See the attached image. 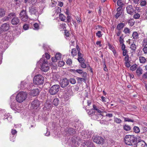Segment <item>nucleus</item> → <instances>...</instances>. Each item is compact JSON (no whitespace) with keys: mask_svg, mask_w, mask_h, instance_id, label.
Returning a JSON list of instances; mask_svg holds the SVG:
<instances>
[{"mask_svg":"<svg viewBox=\"0 0 147 147\" xmlns=\"http://www.w3.org/2000/svg\"><path fill=\"white\" fill-rule=\"evenodd\" d=\"M124 142L127 145L133 146L137 144V138L134 135H126L124 138Z\"/></svg>","mask_w":147,"mask_h":147,"instance_id":"1","label":"nucleus"},{"mask_svg":"<svg viewBox=\"0 0 147 147\" xmlns=\"http://www.w3.org/2000/svg\"><path fill=\"white\" fill-rule=\"evenodd\" d=\"M37 63L40 64L41 69L44 71H48L49 68L47 59H44V58L41 59Z\"/></svg>","mask_w":147,"mask_h":147,"instance_id":"2","label":"nucleus"},{"mask_svg":"<svg viewBox=\"0 0 147 147\" xmlns=\"http://www.w3.org/2000/svg\"><path fill=\"white\" fill-rule=\"evenodd\" d=\"M44 80L43 77L41 75L38 74L34 77L33 79V82L35 84L40 85L43 84Z\"/></svg>","mask_w":147,"mask_h":147,"instance_id":"3","label":"nucleus"},{"mask_svg":"<svg viewBox=\"0 0 147 147\" xmlns=\"http://www.w3.org/2000/svg\"><path fill=\"white\" fill-rule=\"evenodd\" d=\"M27 96V94L26 92H20L16 97V100L17 102L21 103L25 100Z\"/></svg>","mask_w":147,"mask_h":147,"instance_id":"4","label":"nucleus"},{"mask_svg":"<svg viewBox=\"0 0 147 147\" xmlns=\"http://www.w3.org/2000/svg\"><path fill=\"white\" fill-rule=\"evenodd\" d=\"M60 88L59 85L55 84L53 85L49 88V92L51 95H54L58 92Z\"/></svg>","mask_w":147,"mask_h":147,"instance_id":"5","label":"nucleus"},{"mask_svg":"<svg viewBox=\"0 0 147 147\" xmlns=\"http://www.w3.org/2000/svg\"><path fill=\"white\" fill-rule=\"evenodd\" d=\"M20 16L22 21L26 22L28 21V17L26 13V11L24 10H22L21 12Z\"/></svg>","mask_w":147,"mask_h":147,"instance_id":"6","label":"nucleus"},{"mask_svg":"<svg viewBox=\"0 0 147 147\" xmlns=\"http://www.w3.org/2000/svg\"><path fill=\"white\" fill-rule=\"evenodd\" d=\"M92 139L93 142L98 144L103 143L104 140L103 138L102 137L97 136H93Z\"/></svg>","mask_w":147,"mask_h":147,"instance_id":"7","label":"nucleus"},{"mask_svg":"<svg viewBox=\"0 0 147 147\" xmlns=\"http://www.w3.org/2000/svg\"><path fill=\"white\" fill-rule=\"evenodd\" d=\"M69 84V81L66 78H64L60 80V84L61 86L64 88L67 86Z\"/></svg>","mask_w":147,"mask_h":147,"instance_id":"8","label":"nucleus"},{"mask_svg":"<svg viewBox=\"0 0 147 147\" xmlns=\"http://www.w3.org/2000/svg\"><path fill=\"white\" fill-rule=\"evenodd\" d=\"M31 107L33 109H37L40 105V102L37 99L35 100L31 103Z\"/></svg>","mask_w":147,"mask_h":147,"instance_id":"9","label":"nucleus"},{"mask_svg":"<svg viewBox=\"0 0 147 147\" xmlns=\"http://www.w3.org/2000/svg\"><path fill=\"white\" fill-rule=\"evenodd\" d=\"M126 11L128 14L132 15L133 14L134 10L132 5H128L126 7Z\"/></svg>","mask_w":147,"mask_h":147,"instance_id":"10","label":"nucleus"},{"mask_svg":"<svg viewBox=\"0 0 147 147\" xmlns=\"http://www.w3.org/2000/svg\"><path fill=\"white\" fill-rule=\"evenodd\" d=\"M38 9L35 7L31 6L29 8V12L31 14L35 15L38 13Z\"/></svg>","mask_w":147,"mask_h":147,"instance_id":"11","label":"nucleus"},{"mask_svg":"<svg viewBox=\"0 0 147 147\" xmlns=\"http://www.w3.org/2000/svg\"><path fill=\"white\" fill-rule=\"evenodd\" d=\"M9 24L7 23H5L1 25L0 29L2 31L5 32L9 30Z\"/></svg>","mask_w":147,"mask_h":147,"instance_id":"12","label":"nucleus"},{"mask_svg":"<svg viewBox=\"0 0 147 147\" xmlns=\"http://www.w3.org/2000/svg\"><path fill=\"white\" fill-rule=\"evenodd\" d=\"M91 103V101L90 100L83 101V108H85L86 110L87 109H89V107L90 106Z\"/></svg>","mask_w":147,"mask_h":147,"instance_id":"13","label":"nucleus"},{"mask_svg":"<svg viewBox=\"0 0 147 147\" xmlns=\"http://www.w3.org/2000/svg\"><path fill=\"white\" fill-rule=\"evenodd\" d=\"M11 105L10 106L11 109H15L16 106V101L13 96H11L10 97Z\"/></svg>","mask_w":147,"mask_h":147,"instance_id":"14","label":"nucleus"},{"mask_svg":"<svg viewBox=\"0 0 147 147\" xmlns=\"http://www.w3.org/2000/svg\"><path fill=\"white\" fill-rule=\"evenodd\" d=\"M20 19L17 17H14L11 20V23L12 24L16 25L20 24Z\"/></svg>","mask_w":147,"mask_h":147,"instance_id":"15","label":"nucleus"},{"mask_svg":"<svg viewBox=\"0 0 147 147\" xmlns=\"http://www.w3.org/2000/svg\"><path fill=\"white\" fill-rule=\"evenodd\" d=\"M117 11V12L115 15V18L116 19H118L122 14L123 9L122 7H118Z\"/></svg>","mask_w":147,"mask_h":147,"instance_id":"16","label":"nucleus"},{"mask_svg":"<svg viewBox=\"0 0 147 147\" xmlns=\"http://www.w3.org/2000/svg\"><path fill=\"white\" fill-rule=\"evenodd\" d=\"M65 131L67 132V134H75L76 133L75 130L72 128L67 127L65 129Z\"/></svg>","mask_w":147,"mask_h":147,"instance_id":"17","label":"nucleus"},{"mask_svg":"<svg viewBox=\"0 0 147 147\" xmlns=\"http://www.w3.org/2000/svg\"><path fill=\"white\" fill-rule=\"evenodd\" d=\"M39 91L38 89H34L30 92L31 95L34 96H37L39 94Z\"/></svg>","mask_w":147,"mask_h":147,"instance_id":"18","label":"nucleus"},{"mask_svg":"<svg viewBox=\"0 0 147 147\" xmlns=\"http://www.w3.org/2000/svg\"><path fill=\"white\" fill-rule=\"evenodd\" d=\"M102 114H94L92 116V118L95 119L96 120H100L101 119L102 117Z\"/></svg>","mask_w":147,"mask_h":147,"instance_id":"19","label":"nucleus"},{"mask_svg":"<svg viewBox=\"0 0 147 147\" xmlns=\"http://www.w3.org/2000/svg\"><path fill=\"white\" fill-rule=\"evenodd\" d=\"M125 26V23H120L117 25L116 29H117V30H121Z\"/></svg>","mask_w":147,"mask_h":147,"instance_id":"20","label":"nucleus"},{"mask_svg":"<svg viewBox=\"0 0 147 147\" xmlns=\"http://www.w3.org/2000/svg\"><path fill=\"white\" fill-rule=\"evenodd\" d=\"M142 72L143 70L141 67H139L137 68L136 73L138 76H140L142 74Z\"/></svg>","mask_w":147,"mask_h":147,"instance_id":"21","label":"nucleus"},{"mask_svg":"<svg viewBox=\"0 0 147 147\" xmlns=\"http://www.w3.org/2000/svg\"><path fill=\"white\" fill-rule=\"evenodd\" d=\"M123 129L126 131H129L130 130L131 128L129 126L125 124L123 125Z\"/></svg>","mask_w":147,"mask_h":147,"instance_id":"22","label":"nucleus"},{"mask_svg":"<svg viewBox=\"0 0 147 147\" xmlns=\"http://www.w3.org/2000/svg\"><path fill=\"white\" fill-rule=\"evenodd\" d=\"M76 79L78 81V83H81L83 81L84 82H86V79L85 78L77 77Z\"/></svg>","mask_w":147,"mask_h":147,"instance_id":"23","label":"nucleus"},{"mask_svg":"<svg viewBox=\"0 0 147 147\" xmlns=\"http://www.w3.org/2000/svg\"><path fill=\"white\" fill-rule=\"evenodd\" d=\"M27 84V83L25 81L21 82L20 84L21 89H23L25 88Z\"/></svg>","mask_w":147,"mask_h":147,"instance_id":"24","label":"nucleus"},{"mask_svg":"<svg viewBox=\"0 0 147 147\" xmlns=\"http://www.w3.org/2000/svg\"><path fill=\"white\" fill-rule=\"evenodd\" d=\"M86 110L88 115H91L92 116L95 114L94 111L93 109H92L90 110L87 109Z\"/></svg>","mask_w":147,"mask_h":147,"instance_id":"25","label":"nucleus"},{"mask_svg":"<svg viewBox=\"0 0 147 147\" xmlns=\"http://www.w3.org/2000/svg\"><path fill=\"white\" fill-rule=\"evenodd\" d=\"M61 54L59 53H57L55 55V58H56V60H60L61 59Z\"/></svg>","mask_w":147,"mask_h":147,"instance_id":"26","label":"nucleus"},{"mask_svg":"<svg viewBox=\"0 0 147 147\" xmlns=\"http://www.w3.org/2000/svg\"><path fill=\"white\" fill-rule=\"evenodd\" d=\"M139 60L141 63H144L146 61L145 58L143 56H140L139 57Z\"/></svg>","mask_w":147,"mask_h":147,"instance_id":"27","label":"nucleus"},{"mask_svg":"<svg viewBox=\"0 0 147 147\" xmlns=\"http://www.w3.org/2000/svg\"><path fill=\"white\" fill-rule=\"evenodd\" d=\"M59 101V99L57 98L54 99L53 101V104L55 106L58 105Z\"/></svg>","mask_w":147,"mask_h":147,"instance_id":"28","label":"nucleus"},{"mask_svg":"<svg viewBox=\"0 0 147 147\" xmlns=\"http://www.w3.org/2000/svg\"><path fill=\"white\" fill-rule=\"evenodd\" d=\"M132 36L134 39H137L138 38V35L137 32H134L132 34Z\"/></svg>","mask_w":147,"mask_h":147,"instance_id":"29","label":"nucleus"},{"mask_svg":"<svg viewBox=\"0 0 147 147\" xmlns=\"http://www.w3.org/2000/svg\"><path fill=\"white\" fill-rule=\"evenodd\" d=\"M5 15V11L4 9L0 8V17H1Z\"/></svg>","mask_w":147,"mask_h":147,"instance_id":"30","label":"nucleus"},{"mask_svg":"<svg viewBox=\"0 0 147 147\" xmlns=\"http://www.w3.org/2000/svg\"><path fill=\"white\" fill-rule=\"evenodd\" d=\"M133 129L134 131L136 133H138L140 132L139 128L137 126H134L133 127Z\"/></svg>","mask_w":147,"mask_h":147,"instance_id":"31","label":"nucleus"},{"mask_svg":"<svg viewBox=\"0 0 147 147\" xmlns=\"http://www.w3.org/2000/svg\"><path fill=\"white\" fill-rule=\"evenodd\" d=\"M114 121L118 124H120L122 122V120L119 118L114 117Z\"/></svg>","mask_w":147,"mask_h":147,"instance_id":"32","label":"nucleus"},{"mask_svg":"<svg viewBox=\"0 0 147 147\" xmlns=\"http://www.w3.org/2000/svg\"><path fill=\"white\" fill-rule=\"evenodd\" d=\"M71 54L73 57L76 56L77 54V51L76 49H72Z\"/></svg>","mask_w":147,"mask_h":147,"instance_id":"33","label":"nucleus"},{"mask_svg":"<svg viewBox=\"0 0 147 147\" xmlns=\"http://www.w3.org/2000/svg\"><path fill=\"white\" fill-rule=\"evenodd\" d=\"M86 143L87 144V147H94L93 143L92 142L88 141Z\"/></svg>","mask_w":147,"mask_h":147,"instance_id":"34","label":"nucleus"},{"mask_svg":"<svg viewBox=\"0 0 147 147\" xmlns=\"http://www.w3.org/2000/svg\"><path fill=\"white\" fill-rule=\"evenodd\" d=\"M123 32L125 34H129L130 33V30L129 29L127 28V27H125V28L124 29V30H123Z\"/></svg>","mask_w":147,"mask_h":147,"instance_id":"35","label":"nucleus"},{"mask_svg":"<svg viewBox=\"0 0 147 147\" xmlns=\"http://www.w3.org/2000/svg\"><path fill=\"white\" fill-rule=\"evenodd\" d=\"M59 16L61 20L62 21H65V20L66 17L63 14H61Z\"/></svg>","mask_w":147,"mask_h":147,"instance_id":"36","label":"nucleus"},{"mask_svg":"<svg viewBox=\"0 0 147 147\" xmlns=\"http://www.w3.org/2000/svg\"><path fill=\"white\" fill-rule=\"evenodd\" d=\"M130 48L133 50L134 52L136 51V46L134 44H132L131 45Z\"/></svg>","mask_w":147,"mask_h":147,"instance_id":"37","label":"nucleus"},{"mask_svg":"<svg viewBox=\"0 0 147 147\" xmlns=\"http://www.w3.org/2000/svg\"><path fill=\"white\" fill-rule=\"evenodd\" d=\"M123 118L125 122L128 121L130 122L133 123L134 122V121L133 120L129 119L128 118L123 117Z\"/></svg>","mask_w":147,"mask_h":147,"instance_id":"38","label":"nucleus"},{"mask_svg":"<svg viewBox=\"0 0 147 147\" xmlns=\"http://www.w3.org/2000/svg\"><path fill=\"white\" fill-rule=\"evenodd\" d=\"M44 107L47 109H49L51 107V105L49 102H46L45 103Z\"/></svg>","mask_w":147,"mask_h":147,"instance_id":"39","label":"nucleus"},{"mask_svg":"<svg viewBox=\"0 0 147 147\" xmlns=\"http://www.w3.org/2000/svg\"><path fill=\"white\" fill-rule=\"evenodd\" d=\"M65 64V62L63 61H60L58 63V65L59 67L63 66Z\"/></svg>","mask_w":147,"mask_h":147,"instance_id":"40","label":"nucleus"},{"mask_svg":"<svg viewBox=\"0 0 147 147\" xmlns=\"http://www.w3.org/2000/svg\"><path fill=\"white\" fill-rule=\"evenodd\" d=\"M65 26L66 24L64 23H63L60 24L59 28L60 29H64L66 28Z\"/></svg>","mask_w":147,"mask_h":147,"instance_id":"41","label":"nucleus"},{"mask_svg":"<svg viewBox=\"0 0 147 147\" xmlns=\"http://www.w3.org/2000/svg\"><path fill=\"white\" fill-rule=\"evenodd\" d=\"M128 23L131 26H132L134 24V22L133 19L129 20Z\"/></svg>","mask_w":147,"mask_h":147,"instance_id":"42","label":"nucleus"},{"mask_svg":"<svg viewBox=\"0 0 147 147\" xmlns=\"http://www.w3.org/2000/svg\"><path fill=\"white\" fill-rule=\"evenodd\" d=\"M116 30L117 29H115V31L116 34L117 36H119L121 33V31L120 30Z\"/></svg>","mask_w":147,"mask_h":147,"instance_id":"43","label":"nucleus"},{"mask_svg":"<svg viewBox=\"0 0 147 147\" xmlns=\"http://www.w3.org/2000/svg\"><path fill=\"white\" fill-rule=\"evenodd\" d=\"M69 81L70 83L72 84H75L76 82V80L73 78H71L69 79Z\"/></svg>","mask_w":147,"mask_h":147,"instance_id":"44","label":"nucleus"},{"mask_svg":"<svg viewBox=\"0 0 147 147\" xmlns=\"http://www.w3.org/2000/svg\"><path fill=\"white\" fill-rule=\"evenodd\" d=\"M44 57H45L47 59H49L50 58V56L47 53H45V55H43V57L42 58H44L45 59Z\"/></svg>","mask_w":147,"mask_h":147,"instance_id":"45","label":"nucleus"},{"mask_svg":"<svg viewBox=\"0 0 147 147\" xmlns=\"http://www.w3.org/2000/svg\"><path fill=\"white\" fill-rule=\"evenodd\" d=\"M96 35L97 36L98 38H100L102 36V35L101 34V32L100 31H98L96 33Z\"/></svg>","mask_w":147,"mask_h":147,"instance_id":"46","label":"nucleus"},{"mask_svg":"<svg viewBox=\"0 0 147 147\" xmlns=\"http://www.w3.org/2000/svg\"><path fill=\"white\" fill-rule=\"evenodd\" d=\"M137 65L136 64L133 65L130 67V69L132 71H134L136 68Z\"/></svg>","mask_w":147,"mask_h":147,"instance_id":"47","label":"nucleus"},{"mask_svg":"<svg viewBox=\"0 0 147 147\" xmlns=\"http://www.w3.org/2000/svg\"><path fill=\"white\" fill-rule=\"evenodd\" d=\"M95 114H102V113H103V111L100 110L98 109H97L96 111H94Z\"/></svg>","mask_w":147,"mask_h":147,"instance_id":"48","label":"nucleus"},{"mask_svg":"<svg viewBox=\"0 0 147 147\" xmlns=\"http://www.w3.org/2000/svg\"><path fill=\"white\" fill-rule=\"evenodd\" d=\"M10 19V17H9L8 15L7 16L4 17L2 21L3 22L7 21H8Z\"/></svg>","mask_w":147,"mask_h":147,"instance_id":"49","label":"nucleus"},{"mask_svg":"<svg viewBox=\"0 0 147 147\" xmlns=\"http://www.w3.org/2000/svg\"><path fill=\"white\" fill-rule=\"evenodd\" d=\"M78 60L80 63H83L85 61V60L83 57L80 58H78Z\"/></svg>","mask_w":147,"mask_h":147,"instance_id":"50","label":"nucleus"},{"mask_svg":"<svg viewBox=\"0 0 147 147\" xmlns=\"http://www.w3.org/2000/svg\"><path fill=\"white\" fill-rule=\"evenodd\" d=\"M117 5L119 7H122L123 4L121 0H118L117 1Z\"/></svg>","mask_w":147,"mask_h":147,"instance_id":"51","label":"nucleus"},{"mask_svg":"<svg viewBox=\"0 0 147 147\" xmlns=\"http://www.w3.org/2000/svg\"><path fill=\"white\" fill-rule=\"evenodd\" d=\"M140 17V15L138 13L135 14L134 16V18L135 19H138Z\"/></svg>","mask_w":147,"mask_h":147,"instance_id":"52","label":"nucleus"},{"mask_svg":"<svg viewBox=\"0 0 147 147\" xmlns=\"http://www.w3.org/2000/svg\"><path fill=\"white\" fill-rule=\"evenodd\" d=\"M66 63L67 64L70 65L72 63V61L71 59H68L66 61Z\"/></svg>","mask_w":147,"mask_h":147,"instance_id":"53","label":"nucleus"},{"mask_svg":"<svg viewBox=\"0 0 147 147\" xmlns=\"http://www.w3.org/2000/svg\"><path fill=\"white\" fill-rule=\"evenodd\" d=\"M8 15L10 19L11 18V17H13L15 16L16 17V13H9Z\"/></svg>","mask_w":147,"mask_h":147,"instance_id":"54","label":"nucleus"},{"mask_svg":"<svg viewBox=\"0 0 147 147\" xmlns=\"http://www.w3.org/2000/svg\"><path fill=\"white\" fill-rule=\"evenodd\" d=\"M34 26L35 29L37 30L39 29V26L38 24L37 23H35L34 24Z\"/></svg>","mask_w":147,"mask_h":147,"instance_id":"55","label":"nucleus"},{"mask_svg":"<svg viewBox=\"0 0 147 147\" xmlns=\"http://www.w3.org/2000/svg\"><path fill=\"white\" fill-rule=\"evenodd\" d=\"M29 28L28 25V24H25L23 26V29L25 30H28Z\"/></svg>","mask_w":147,"mask_h":147,"instance_id":"56","label":"nucleus"},{"mask_svg":"<svg viewBox=\"0 0 147 147\" xmlns=\"http://www.w3.org/2000/svg\"><path fill=\"white\" fill-rule=\"evenodd\" d=\"M75 72H77L80 74H81L83 73V71L80 69H78L75 70Z\"/></svg>","mask_w":147,"mask_h":147,"instance_id":"57","label":"nucleus"},{"mask_svg":"<svg viewBox=\"0 0 147 147\" xmlns=\"http://www.w3.org/2000/svg\"><path fill=\"white\" fill-rule=\"evenodd\" d=\"M30 1V3L32 5L35 4L37 1V0H29Z\"/></svg>","mask_w":147,"mask_h":147,"instance_id":"58","label":"nucleus"},{"mask_svg":"<svg viewBox=\"0 0 147 147\" xmlns=\"http://www.w3.org/2000/svg\"><path fill=\"white\" fill-rule=\"evenodd\" d=\"M14 2L18 6H19L20 5V1L19 0H14Z\"/></svg>","mask_w":147,"mask_h":147,"instance_id":"59","label":"nucleus"},{"mask_svg":"<svg viewBox=\"0 0 147 147\" xmlns=\"http://www.w3.org/2000/svg\"><path fill=\"white\" fill-rule=\"evenodd\" d=\"M146 4V2L145 1H142L140 5L142 6H144Z\"/></svg>","mask_w":147,"mask_h":147,"instance_id":"60","label":"nucleus"},{"mask_svg":"<svg viewBox=\"0 0 147 147\" xmlns=\"http://www.w3.org/2000/svg\"><path fill=\"white\" fill-rule=\"evenodd\" d=\"M83 63H81V67L84 68H86V64L84 63V62H83Z\"/></svg>","mask_w":147,"mask_h":147,"instance_id":"61","label":"nucleus"},{"mask_svg":"<svg viewBox=\"0 0 147 147\" xmlns=\"http://www.w3.org/2000/svg\"><path fill=\"white\" fill-rule=\"evenodd\" d=\"M129 57L128 55L125 56L124 58V60L125 61V62L129 61Z\"/></svg>","mask_w":147,"mask_h":147,"instance_id":"62","label":"nucleus"},{"mask_svg":"<svg viewBox=\"0 0 147 147\" xmlns=\"http://www.w3.org/2000/svg\"><path fill=\"white\" fill-rule=\"evenodd\" d=\"M11 133L13 135H14L17 134V131L16 129H12L11 131Z\"/></svg>","mask_w":147,"mask_h":147,"instance_id":"63","label":"nucleus"},{"mask_svg":"<svg viewBox=\"0 0 147 147\" xmlns=\"http://www.w3.org/2000/svg\"><path fill=\"white\" fill-rule=\"evenodd\" d=\"M143 50L144 52V53H147V47H145L143 49Z\"/></svg>","mask_w":147,"mask_h":147,"instance_id":"64","label":"nucleus"}]
</instances>
